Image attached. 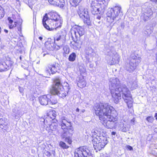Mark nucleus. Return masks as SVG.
Listing matches in <instances>:
<instances>
[{"label":"nucleus","instance_id":"nucleus-57","mask_svg":"<svg viewBox=\"0 0 157 157\" xmlns=\"http://www.w3.org/2000/svg\"><path fill=\"white\" fill-rule=\"evenodd\" d=\"M46 54H43V56H44Z\"/></svg>","mask_w":157,"mask_h":157},{"label":"nucleus","instance_id":"nucleus-51","mask_svg":"<svg viewBox=\"0 0 157 157\" xmlns=\"http://www.w3.org/2000/svg\"><path fill=\"white\" fill-rule=\"evenodd\" d=\"M4 31L6 33H8V31L7 30H6V29H5L4 30Z\"/></svg>","mask_w":157,"mask_h":157},{"label":"nucleus","instance_id":"nucleus-5","mask_svg":"<svg viewBox=\"0 0 157 157\" xmlns=\"http://www.w3.org/2000/svg\"><path fill=\"white\" fill-rule=\"evenodd\" d=\"M121 10V7L119 5H116L113 8H109L106 13L107 22L110 24L112 23L118 16Z\"/></svg>","mask_w":157,"mask_h":157},{"label":"nucleus","instance_id":"nucleus-15","mask_svg":"<svg viewBox=\"0 0 157 157\" xmlns=\"http://www.w3.org/2000/svg\"><path fill=\"white\" fill-rule=\"evenodd\" d=\"M43 24L44 28L49 30H52L54 29L52 27V20L48 19L47 14H46L43 19Z\"/></svg>","mask_w":157,"mask_h":157},{"label":"nucleus","instance_id":"nucleus-20","mask_svg":"<svg viewBox=\"0 0 157 157\" xmlns=\"http://www.w3.org/2000/svg\"><path fill=\"white\" fill-rule=\"evenodd\" d=\"M61 126L62 129L63 127H67L71 126V123L69 120L65 117H62L60 119Z\"/></svg>","mask_w":157,"mask_h":157},{"label":"nucleus","instance_id":"nucleus-55","mask_svg":"<svg viewBox=\"0 0 157 157\" xmlns=\"http://www.w3.org/2000/svg\"><path fill=\"white\" fill-rule=\"evenodd\" d=\"M81 111L82 112L84 113L85 111V110L83 109V110H81Z\"/></svg>","mask_w":157,"mask_h":157},{"label":"nucleus","instance_id":"nucleus-41","mask_svg":"<svg viewBox=\"0 0 157 157\" xmlns=\"http://www.w3.org/2000/svg\"><path fill=\"white\" fill-rule=\"evenodd\" d=\"M3 16L4 15L3 14L2 7L0 6V19H1Z\"/></svg>","mask_w":157,"mask_h":157},{"label":"nucleus","instance_id":"nucleus-37","mask_svg":"<svg viewBox=\"0 0 157 157\" xmlns=\"http://www.w3.org/2000/svg\"><path fill=\"white\" fill-rule=\"evenodd\" d=\"M146 120L150 123H152L154 120V118L152 117H147Z\"/></svg>","mask_w":157,"mask_h":157},{"label":"nucleus","instance_id":"nucleus-50","mask_svg":"<svg viewBox=\"0 0 157 157\" xmlns=\"http://www.w3.org/2000/svg\"><path fill=\"white\" fill-rule=\"evenodd\" d=\"M39 38L41 40L43 39V38L41 36L39 37Z\"/></svg>","mask_w":157,"mask_h":157},{"label":"nucleus","instance_id":"nucleus-28","mask_svg":"<svg viewBox=\"0 0 157 157\" xmlns=\"http://www.w3.org/2000/svg\"><path fill=\"white\" fill-rule=\"evenodd\" d=\"M56 116V112L54 110L50 111L48 113V117L52 120H54Z\"/></svg>","mask_w":157,"mask_h":157},{"label":"nucleus","instance_id":"nucleus-21","mask_svg":"<svg viewBox=\"0 0 157 157\" xmlns=\"http://www.w3.org/2000/svg\"><path fill=\"white\" fill-rule=\"evenodd\" d=\"M82 42L78 39L76 40H74L73 42L71 43V46L74 49H77L78 48L81 47Z\"/></svg>","mask_w":157,"mask_h":157},{"label":"nucleus","instance_id":"nucleus-58","mask_svg":"<svg viewBox=\"0 0 157 157\" xmlns=\"http://www.w3.org/2000/svg\"><path fill=\"white\" fill-rule=\"evenodd\" d=\"M19 91H20L21 92V90H20L19 89Z\"/></svg>","mask_w":157,"mask_h":157},{"label":"nucleus","instance_id":"nucleus-23","mask_svg":"<svg viewBox=\"0 0 157 157\" xmlns=\"http://www.w3.org/2000/svg\"><path fill=\"white\" fill-rule=\"evenodd\" d=\"M49 14L50 16V20H52H52L55 21H58L60 19V17L58 14L56 12H50Z\"/></svg>","mask_w":157,"mask_h":157},{"label":"nucleus","instance_id":"nucleus-47","mask_svg":"<svg viewBox=\"0 0 157 157\" xmlns=\"http://www.w3.org/2000/svg\"><path fill=\"white\" fill-rule=\"evenodd\" d=\"M150 0L153 2H155V3H157V0Z\"/></svg>","mask_w":157,"mask_h":157},{"label":"nucleus","instance_id":"nucleus-60","mask_svg":"<svg viewBox=\"0 0 157 157\" xmlns=\"http://www.w3.org/2000/svg\"><path fill=\"white\" fill-rule=\"evenodd\" d=\"M100 18V17H98V18L99 19Z\"/></svg>","mask_w":157,"mask_h":157},{"label":"nucleus","instance_id":"nucleus-27","mask_svg":"<svg viewBox=\"0 0 157 157\" xmlns=\"http://www.w3.org/2000/svg\"><path fill=\"white\" fill-rule=\"evenodd\" d=\"M44 45L45 47L49 50H52L54 48V44L53 43H51L50 41H46Z\"/></svg>","mask_w":157,"mask_h":157},{"label":"nucleus","instance_id":"nucleus-31","mask_svg":"<svg viewBox=\"0 0 157 157\" xmlns=\"http://www.w3.org/2000/svg\"><path fill=\"white\" fill-rule=\"evenodd\" d=\"M76 54L75 53H72L70 54L69 57V60L70 61H74L76 58Z\"/></svg>","mask_w":157,"mask_h":157},{"label":"nucleus","instance_id":"nucleus-44","mask_svg":"<svg viewBox=\"0 0 157 157\" xmlns=\"http://www.w3.org/2000/svg\"><path fill=\"white\" fill-rule=\"evenodd\" d=\"M135 119L134 118H133L131 120V123L134 125L135 124Z\"/></svg>","mask_w":157,"mask_h":157},{"label":"nucleus","instance_id":"nucleus-38","mask_svg":"<svg viewBox=\"0 0 157 157\" xmlns=\"http://www.w3.org/2000/svg\"><path fill=\"white\" fill-rule=\"evenodd\" d=\"M137 86V84L136 82L134 81L133 82L131 86V87L132 89H135L136 88Z\"/></svg>","mask_w":157,"mask_h":157},{"label":"nucleus","instance_id":"nucleus-18","mask_svg":"<svg viewBox=\"0 0 157 157\" xmlns=\"http://www.w3.org/2000/svg\"><path fill=\"white\" fill-rule=\"evenodd\" d=\"M85 52L86 54L85 57L88 62L90 61V58H92L95 55L93 49L91 47H88L85 48Z\"/></svg>","mask_w":157,"mask_h":157},{"label":"nucleus","instance_id":"nucleus-19","mask_svg":"<svg viewBox=\"0 0 157 157\" xmlns=\"http://www.w3.org/2000/svg\"><path fill=\"white\" fill-rule=\"evenodd\" d=\"M63 131L62 132V134L61 137L63 138H64L65 137L67 136H71L73 133V128H70L69 129L63 127Z\"/></svg>","mask_w":157,"mask_h":157},{"label":"nucleus","instance_id":"nucleus-6","mask_svg":"<svg viewBox=\"0 0 157 157\" xmlns=\"http://www.w3.org/2000/svg\"><path fill=\"white\" fill-rule=\"evenodd\" d=\"M141 58L135 55L132 56L130 59L129 64H127L125 67L126 70L132 73L136 69V67L141 61Z\"/></svg>","mask_w":157,"mask_h":157},{"label":"nucleus","instance_id":"nucleus-26","mask_svg":"<svg viewBox=\"0 0 157 157\" xmlns=\"http://www.w3.org/2000/svg\"><path fill=\"white\" fill-rule=\"evenodd\" d=\"M77 85L78 87L82 88L86 86V83L83 77L80 76L79 77Z\"/></svg>","mask_w":157,"mask_h":157},{"label":"nucleus","instance_id":"nucleus-52","mask_svg":"<svg viewBox=\"0 0 157 157\" xmlns=\"http://www.w3.org/2000/svg\"><path fill=\"white\" fill-rule=\"evenodd\" d=\"M156 62H157V53L156 54Z\"/></svg>","mask_w":157,"mask_h":157},{"label":"nucleus","instance_id":"nucleus-42","mask_svg":"<svg viewBox=\"0 0 157 157\" xmlns=\"http://www.w3.org/2000/svg\"><path fill=\"white\" fill-rule=\"evenodd\" d=\"M151 33V30L149 29H147V30L145 31V33L148 35H149Z\"/></svg>","mask_w":157,"mask_h":157},{"label":"nucleus","instance_id":"nucleus-43","mask_svg":"<svg viewBox=\"0 0 157 157\" xmlns=\"http://www.w3.org/2000/svg\"><path fill=\"white\" fill-rule=\"evenodd\" d=\"M127 147L128 149L129 150L132 151L133 150V148L129 145L127 146Z\"/></svg>","mask_w":157,"mask_h":157},{"label":"nucleus","instance_id":"nucleus-7","mask_svg":"<svg viewBox=\"0 0 157 157\" xmlns=\"http://www.w3.org/2000/svg\"><path fill=\"white\" fill-rule=\"evenodd\" d=\"M78 13L80 17L83 20L84 23L89 25L90 24V21L88 9L85 8L82 6H79Z\"/></svg>","mask_w":157,"mask_h":157},{"label":"nucleus","instance_id":"nucleus-46","mask_svg":"<svg viewBox=\"0 0 157 157\" xmlns=\"http://www.w3.org/2000/svg\"><path fill=\"white\" fill-rule=\"evenodd\" d=\"M154 131L156 132L157 133V127L155 128L154 129Z\"/></svg>","mask_w":157,"mask_h":157},{"label":"nucleus","instance_id":"nucleus-39","mask_svg":"<svg viewBox=\"0 0 157 157\" xmlns=\"http://www.w3.org/2000/svg\"><path fill=\"white\" fill-rule=\"evenodd\" d=\"M58 21L59 22H57L55 23L56 26V28L60 27L61 26L62 23L61 21L59 20Z\"/></svg>","mask_w":157,"mask_h":157},{"label":"nucleus","instance_id":"nucleus-8","mask_svg":"<svg viewBox=\"0 0 157 157\" xmlns=\"http://www.w3.org/2000/svg\"><path fill=\"white\" fill-rule=\"evenodd\" d=\"M151 4L147 3L143 7V13L141 16V18L144 21L149 19L153 13L151 9Z\"/></svg>","mask_w":157,"mask_h":157},{"label":"nucleus","instance_id":"nucleus-32","mask_svg":"<svg viewBox=\"0 0 157 157\" xmlns=\"http://www.w3.org/2000/svg\"><path fill=\"white\" fill-rule=\"evenodd\" d=\"M121 129L122 132H126L128 130V128L126 124H123Z\"/></svg>","mask_w":157,"mask_h":157},{"label":"nucleus","instance_id":"nucleus-59","mask_svg":"<svg viewBox=\"0 0 157 157\" xmlns=\"http://www.w3.org/2000/svg\"><path fill=\"white\" fill-rule=\"evenodd\" d=\"M19 91H20L21 92V90H20L19 89Z\"/></svg>","mask_w":157,"mask_h":157},{"label":"nucleus","instance_id":"nucleus-9","mask_svg":"<svg viewBox=\"0 0 157 157\" xmlns=\"http://www.w3.org/2000/svg\"><path fill=\"white\" fill-rule=\"evenodd\" d=\"M107 58L109 60H107L108 63L110 65H113L118 63L120 61V56L115 51H110L108 54Z\"/></svg>","mask_w":157,"mask_h":157},{"label":"nucleus","instance_id":"nucleus-29","mask_svg":"<svg viewBox=\"0 0 157 157\" xmlns=\"http://www.w3.org/2000/svg\"><path fill=\"white\" fill-rule=\"evenodd\" d=\"M8 66L5 62L0 63V71H2L8 69Z\"/></svg>","mask_w":157,"mask_h":157},{"label":"nucleus","instance_id":"nucleus-25","mask_svg":"<svg viewBox=\"0 0 157 157\" xmlns=\"http://www.w3.org/2000/svg\"><path fill=\"white\" fill-rule=\"evenodd\" d=\"M48 99L46 95H43L39 98V101L42 105H47L49 103Z\"/></svg>","mask_w":157,"mask_h":157},{"label":"nucleus","instance_id":"nucleus-49","mask_svg":"<svg viewBox=\"0 0 157 157\" xmlns=\"http://www.w3.org/2000/svg\"><path fill=\"white\" fill-rule=\"evenodd\" d=\"M155 117L156 119L157 120V113H155Z\"/></svg>","mask_w":157,"mask_h":157},{"label":"nucleus","instance_id":"nucleus-24","mask_svg":"<svg viewBox=\"0 0 157 157\" xmlns=\"http://www.w3.org/2000/svg\"><path fill=\"white\" fill-rule=\"evenodd\" d=\"M48 118H47L46 119L44 120V125L47 127L48 125H49L50 129L52 131H55L56 129L57 126L55 125V123H52L51 124H50L49 122H48Z\"/></svg>","mask_w":157,"mask_h":157},{"label":"nucleus","instance_id":"nucleus-34","mask_svg":"<svg viewBox=\"0 0 157 157\" xmlns=\"http://www.w3.org/2000/svg\"><path fill=\"white\" fill-rule=\"evenodd\" d=\"M63 50L64 52L66 54L69 53L70 51V49L67 46H65L63 48Z\"/></svg>","mask_w":157,"mask_h":157},{"label":"nucleus","instance_id":"nucleus-3","mask_svg":"<svg viewBox=\"0 0 157 157\" xmlns=\"http://www.w3.org/2000/svg\"><path fill=\"white\" fill-rule=\"evenodd\" d=\"M54 84L51 90L52 94L57 95L60 97H66L67 94L62 90V86L61 83V79L59 77H56L53 80Z\"/></svg>","mask_w":157,"mask_h":157},{"label":"nucleus","instance_id":"nucleus-17","mask_svg":"<svg viewBox=\"0 0 157 157\" xmlns=\"http://www.w3.org/2000/svg\"><path fill=\"white\" fill-rule=\"evenodd\" d=\"M58 68L57 64L55 63L52 65H49L46 67L45 72L47 74L49 75L51 74H53L57 72Z\"/></svg>","mask_w":157,"mask_h":157},{"label":"nucleus","instance_id":"nucleus-30","mask_svg":"<svg viewBox=\"0 0 157 157\" xmlns=\"http://www.w3.org/2000/svg\"><path fill=\"white\" fill-rule=\"evenodd\" d=\"M81 0H70L71 4L73 6H76L80 2Z\"/></svg>","mask_w":157,"mask_h":157},{"label":"nucleus","instance_id":"nucleus-35","mask_svg":"<svg viewBox=\"0 0 157 157\" xmlns=\"http://www.w3.org/2000/svg\"><path fill=\"white\" fill-rule=\"evenodd\" d=\"M57 102V101L56 99H52L50 100L48 103L50 105H53L56 104Z\"/></svg>","mask_w":157,"mask_h":157},{"label":"nucleus","instance_id":"nucleus-13","mask_svg":"<svg viewBox=\"0 0 157 157\" xmlns=\"http://www.w3.org/2000/svg\"><path fill=\"white\" fill-rule=\"evenodd\" d=\"M105 1L103 0L102 1V3H100V6H101L99 8L96 7L95 6H92L91 10L92 14H103L106 7V4H105Z\"/></svg>","mask_w":157,"mask_h":157},{"label":"nucleus","instance_id":"nucleus-22","mask_svg":"<svg viewBox=\"0 0 157 157\" xmlns=\"http://www.w3.org/2000/svg\"><path fill=\"white\" fill-rule=\"evenodd\" d=\"M48 1L51 5L60 7L63 5L64 2V0H48Z\"/></svg>","mask_w":157,"mask_h":157},{"label":"nucleus","instance_id":"nucleus-1","mask_svg":"<svg viewBox=\"0 0 157 157\" xmlns=\"http://www.w3.org/2000/svg\"><path fill=\"white\" fill-rule=\"evenodd\" d=\"M96 114L98 116L101 122L108 128H115L118 121L117 117L111 114L116 113L114 108L108 103L97 104L94 107Z\"/></svg>","mask_w":157,"mask_h":157},{"label":"nucleus","instance_id":"nucleus-4","mask_svg":"<svg viewBox=\"0 0 157 157\" xmlns=\"http://www.w3.org/2000/svg\"><path fill=\"white\" fill-rule=\"evenodd\" d=\"M92 142L95 149L100 151L107 144V137L103 136H97L93 139Z\"/></svg>","mask_w":157,"mask_h":157},{"label":"nucleus","instance_id":"nucleus-48","mask_svg":"<svg viewBox=\"0 0 157 157\" xmlns=\"http://www.w3.org/2000/svg\"><path fill=\"white\" fill-rule=\"evenodd\" d=\"M116 134V133L115 132H112V135H115Z\"/></svg>","mask_w":157,"mask_h":157},{"label":"nucleus","instance_id":"nucleus-12","mask_svg":"<svg viewBox=\"0 0 157 157\" xmlns=\"http://www.w3.org/2000/svg\"><path fill=\"white\" fill-rule=\"evenodd\" d=\"M13 17L12 18L9 17L8 18V20L9 21V28L11 29L17 26L18 31H21V25L22 23V19H19L18 21L14 20L13 23Z\"/></svg>","mask_w":157,"mask_h":157},{"label":"nucleus","instance_id":"nucleus-36","mask_svg":"<svg viewBox=\"0 0 157 157\" xmlns=\"http://www.w3.org/2000/svg\"><path fill=\"white\" fill-rule=\"evenodd\" d=\"M65 141L69 144H70L72 142L71 139L70 137V136H67L66 137L65 139Z\"/></svg>","mask_w":157,"mask_h":157},{"label":"nucleus","instance_id":"nucleus-2","mask_svg":"<svg viewBox=\"0 0 157 157\" xmlns=\"http://www.w3.org/2000/svg\"><path fill=\"white\" fill-rule=\"evenodd\" d=\"M120 81L117 78H111L109 79L110 90H121L123 98L127 103L128 107L131 108L132 106L133 101L130 91L125 85L120 86Z\"/></svg>","mask_w":157,"mask_h":157},{"label":"nucleus","instance_id":"nucleus-16","mask_svg":"<svg viewBox=\"0 0 157 157\" xmlns=\"http://www.w3.org/2000/svg\"><path fill=\"white\" fill-rule=\"evenodd\" d=\"M121 92L122 93L120 90H111L113 101L116 104H117L121 99Z\"/></svg>","mask_w":157,"mask_h":157},{"label":"nucleus","instance_id":"nucleus-33","mask_svg":"<svg viewBox=\"0 0 157 157\" xmlns=\"http://www.w3.org/2000/svg\"><path fill=\"white\" fill-rule=\"evenodd\" d=\"M60 146L63 149H67L69 147L66 144L62 141H60L59 143Z\"/></svg>","mask_w":157,"mask_h":157},{"label":"nucleus","instance_id":"nucleus-40","mask_svg":"<svg viewBox=\"0 0 157 157\" xmlns=\"http://www.w3.org/2000/svg\"><path fill=\"white\" fill-rule=\"evenodd\" d=\"M36 2L35 0H29L28 3L30 5H32L34 4Z\"/></svg>","mask_w":157,"mask_h":157},{"label":"nucleus","instance_id":"nucleus-53","mask_svg":"<svg viewBox=\"0 0 157 157\" xmlns=\"http://www.w3.org/2000/svg\"><path fill=\"white\" fill-rule=\"evenodd\" d=\"M79 111V109L78 108H77L76 109V112H78Z\"/></svg>","mask_w":157,"mask_h":157},{"label":"nucleus","instance_id":"nucleus-10","mask_svg":"<svg viewBox=\"0 0 157 157\" xmlns=\"http://www.w3.org/2000/svg\"><path fill=\"white\" fill-rule=\"evenodd\" d=\"M66 35V32L64 31L63 32L58 33L55 37V43L59 44L58 42H59H59H60L59 45H57V48H56V46L55 47V48L56 50H59L62 47V45H63L65 43Z\"/></svg>","mask_w":157,"mask_h":157},{"label":"nucleus","instance_id":"nucleus-45","mask_svg":"<svg viewBox=\"0 0 157 157\" xmlns=\"http://www.w3.org/2000/svg\"><path fill=\"white\" fill-rule=\"evenodd\" d=\"M4 127L3 126V124H2V123L0 125V128H3Z\"/></svg>","mask_w":157,"mask_h":157},{"label":"nucleus","instance_id":"nucleus-56","mask_svg":"<svg viewBox=\"0 0 157 157\" xmlns=\"http://www.w3.org/2000/svg\"><path fill=\"white\" fill-rule=\"evenodd\" d=\"M20 60H21L22 58L21 56H20Z\"/></svg>","mask_w":157,"mask_h":157},{"label":"nucleus","instance_id":"nucleus-54","mask_svg":"<svg viewBox=\"0 0 157 157\" xmlns=\"http://www.w3.org/2000/svg\"><path fill=\"white\" fill-rule=\"evenodd\" d=\"M94 132L96 134H97V133L98 132V131L97 130L95 131Z\"/></svg>","mask_w":157,"mask_h":157},{"label":"nucleus","instance_id":"nucleus-14","mask_svg":"<svg viewBox=\"0 0 157 157\" xmlns=\"http://www.w3.org/2000/svg\"><path fill=\"white\" fill-rule=\"evenodd\" d=\"M85 33L84 29L79 26H76L71 32L72 36H75L76 39H78Z\"/></svg>","mask_w":157,"mask_h":157},{"label":"nucleus","instance_id":"nucleus-11","mask_svg":"<svg viewBox=\"0 0 157 157\" xmlns=\"http://www.w3.org/2000/svg\"><path fill=\"white\" fill-rule=\"evenodd\" d=\"M90 151L85 147H80L76 149L75 157H90Z\"/></svg>","mask_w":157,"mask_h":157}]
</instances>
